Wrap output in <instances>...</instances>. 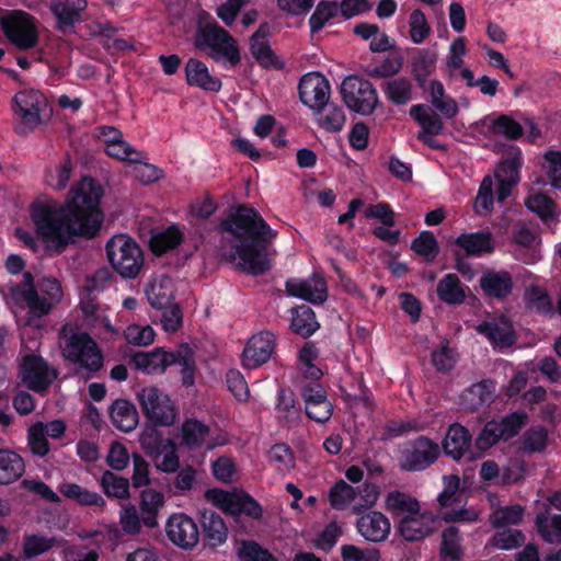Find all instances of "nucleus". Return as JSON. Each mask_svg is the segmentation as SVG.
I'll return each instance as SVG.
<instances>
[{
  "label": "nucleus",
  "instance_id": "1a4fd4ad",
  "mask_svg": "<svg viewBox=\"0 0 561 561\" xmlns=\"http://www.w3.org/2000/svg\"><path fill=\"white\" fill-rule=\"evenodd\" d=\"M0 25L7 38L19 49L35 47L38 42L36 20L22 10L9 11L0 18Z\"/></svg>",
  "mask_w": 561,
  "mask_h": 561
},
{
  "label": "nucleus",
  "instance_id": "f3484780",
  "mask_svg": "<svg viewBox=\"0 0 561 561\" xmlns=\"http://www.w3.org/2000/svg\"><path fill=\"white\" fill-rule=\"evenodd\" d=\"M523 165L522 152L518 148L514 149V153L501 161L495 170L494 176L497 182L496 197L499 202L506 199L519 182V169Z\"/></svg>",
  "mask_w": 561,
  "mask_h": 561
},
{
  "label": "nucleus",
  "instance_id": "603ef678",
  "mask_svg": "<svg viewBox=\"0 0 561 561\" xmlns=\"http://www.w3.org/2000/svg\"><path fill=\"white\" fill-rule=\"evenodd\" d=\"M181 241V231L175 226H171L167 230L152 236L150 240V248L154 254L161 255L178 247Z\"/></svg>",
  "mask_w": 561,
  "mask_h": 561
},
{
  "label": "nucleus",
  "instance_id": "ea45409f",
  "mask_svg": "<svg viewBox=\"0 0 561 561\" xmlns=\"http://www.w3.org/2000/svg\"><path fill=\"white\" fill-rule=\"evenodd\" d=\"M480 286L489 296L503 298L512 290V278L507 272H488L481 277Z\"/></svg>",
  "mask_w": 561,
  "mask_h": 561
},
{
  "label": "nucleus",
  "instance_id": "f03ea898",
  "mask_svg": "<svg viewBox=\"0 0 561 561\" xmlns=\"http://www.w3.org/2000/svg\"><path fill=\"white\" fill-rule=\"evenodd\" d=\"M222 228L234 237L229 254L244 272L260 275L270 270L271 255L266 250L277 233L252 208L239 207L224 222Z\"/></svg>",
  "mask_w": 561,
  "mask_h": 561
},
{
  "label": "nucleus",
  "instance_id": "bb28decb",
  "mask_svg": "<svg viewBox=\"0 0 561 561\" xmlns=\"http://www.w3.org/2000/svg\"><path fill=\"white\" fill-rule=\"evenodd\" d=\"M145 293L149 304L153 308H167L171 305L174 298L173 280L167 275H157L150 279Z\"/></svg>",
  "mask_w": 561,
  "mask_h": 561
},
{
  "label": "nucleus",
  "instance_id": "0e129e2a",
  "mask_svg": "<svg viewBox=\"0 0 561 561\" xmlns=\"http://www.w3.org/2000/svg\"><path fill=\"white\" fill-rule=\"evenodd\" d=\"M385 93L391 102L405 104L412 99V84L404 78L394 79L387 82Z\"/></svg>",
  "mask_w": 561,
  "mask_h": 561
},
{
  "label": "nucleus",
  "instance_id": "423d86ee",
  "mask_svg": "<svg viewBox=\"0 0 561 561\" xmlns=\"http://www.w3.org/2000/svg\"><path fill=\"white\" fill-rule=\"evenodd\" d=\"M196 48L204 50L216 62L236 67L240 53L236 39L216 23L199 25L195 35Z\"/></svg>",
  "mask_w": 561,
  "mask_h": 561
},
{
  "label": "nucleus",
  "instance_id": "774afa93",
  "mask_svg": "<svg viewBox=\"0 0 561 561\" xmlns=\"http://www.w3.org/2000/svg\"><path fill=\"white\" fill-rule=\"evenodd\" d=\"M237 553L241 561H277L266 549L254 541H242Z\"/></svg>",
  "mask_w": 561,
  "mask_h": 561
},
{
  "label": "nucleus",
  "instance_id": "37998d69",
  "mask_svg": "<svg viewBox=\"0 0 561 561\" xmlns=\"http://www.w3.org/2000/svg\"><path fill=\"white\" fill-rule=\"evenodd\" d=\"M339 16H341V13L337 1L321 0L309 18L310 32L313 34L321 31L328 23Z\"/></svg>",
  "mask_w": 561,
  "mask_h": 561
},
{
  "label": "nucleus",
  "instance_id": "052dcab7",
  "mask_svg": "<svg viewBox=\"0 0 561 561\" xmlns=\"http://www.w3.org/2000/svg\"><path fill=\"white\" fill-rule=\"evenodd\" d=\"M467 53L466 39L460 36L455 38L448 49L445 65L450 77H455L463 66V57Z\"/></svg>",
  "mask_w": 561,
  "mask_h": 561
},
{
  "label": "nucleus",
  "instance_id": "680f3d73",
  "mask_svg": "<svg viewBox=\"0 0 561 561\" xmlns=\"http://www.w3.org/2000/svg\"><path fill=\"white\" fill-rule=\"evenodd\" d=\"M209 434V428L197 420H187L182 425L183 443L188 447L199 446Z\"/></svg>",
  "mask_w": 561,
  "mask_h": 561
},
{
  "label": "nucleus",
  "instance_id": "c03bdc74",
  "mask_svg": "<svg viewBox=\"0 0 561 561\" xmlns=\"http://www.w3.org/2000/svg\"><path fill=\"white\" fill-rule=\"evenodd\" d=\"M203 527L209 543L214 547L226 542L228 538V529L224 519L215 512L205 513L203 515Z\"/></svg>",
  "mask_w": 561,
  "mask_h": 561
},
{
  "label": "nucleus",
  "instance_id": "a211bd4d",
  "mask_svg": "<svg viewBox=\"0 0 561 561\" xmlns=\"http://www.w3.org/2000/svg\"><path fill=\"white\" fill-rule=\"evenodd\" d=\"M330 84L319 72L305 75L299 82V96L301 102L311 110L320 108L328 102Z\"/></svg>",
  "mask_w": 561,
  "mask_h": 561
},
{
  "label": "nucleus",
  "instance_id": "69168bd1",
  "mask_svg": "<svg viewBox=\"0 0 561 561\" xmlns=\"http://www.w3.org/2000/svg\"><path fill=\"white\" fill-rule=\"evenodd\" d=\"M431 33V26L421 10H414L409 16V37L414 44L423 43Z\"/></svg>",
  "mask_w": 561,
  "mask_h": 561
},
{
  "label": "nucleus",
  "instance_id": "cd10ccee",
  "mask_svg": "<svg viewBox=\"0 0 561 561\" xmlns=\"http://www.w3.org/2000/svg\"><path fill=\"white\" fill-rule=\"evenodd\" d=\"M135 366L145 374H162L169 366H172L173 357L170 352L156 348L151 352H139L133 357Z\"/></svg>",
  "mask_w": 561,
  "mask_h": 561
},
{
  "label": "nucleus",
  "instance_id": "c9c22d12",
  "mask_svg": "<svg viewBox=\"0 0 561 561\" xmlns=\"http://www.w3.org/2000/svg\"><path fill=\"white\" fill-rule=\"evenodd\" d=\"M59 492L68 500L83 506H104V499L96 492H92L77 483L64 482L59 485Z\"/></svg>",
  "mask_w": 561,
  "mask_h": 561
},
{
  "label": "nucleus",
  "instance_id": "3c124183",
  "mask_svg": "<svg viewBox=\"0 0 561 561\" xmlns=\"http://www.w3.org/2000/svg\"><path fill=\"white\" fill-rule=\"evenodd\" d=\"M536 525L540 536L546 541L550 543L561 542V515L539 514L536 517Z\"/></svg>",
  "mask_w": 561,
  "mask_h": 561
},
{
  "label": "nucleus",
  "instance_id": "2f4dec72",
  "mask_svg": "<svg viewBox=\"0 0 561 561\" xmlns=\"http://www.w3.org/2000/svg\"><path fill=\"white\" fill-rule=\"evenodd\" d=\"M113 424L123 432H131L138 424V412L135 405L124 399L116 400L110 411Z\"/></svg>",
  "mask_w": 561,
  "mask_h": 561
},
{
  "label": "nucleus",
  "instance_id": "c756f323",
  "mask_svg": "<svg viewBox=\"0 0 561 561\" xmlns=\"http://www.w3.org/2000/svg\"><path fill=\"white\" fill-rule=\"evenodd\" d=\"M495 397V383L492 380H482L472 385L461 396V404L468 410H477L489 404Z\"/></svg>",
  "mask_w": 561,
  "mask_h": 561
},
{
  "label": "nucleus",
  "instance_id": "8fccbe9b",
  "mask_svg": "<svg viewBox=\"0 0 561 561\" xmlns=\"http://www.w3.org/2000/svg\"><path fill=\"white\" fill-rule=\"evenodd\" d=\"M461 538L456 527H448L442 534V561H459L462 556Z\"/></svg>",
  "mask_w": 561,
  "mask_h": 561
},
{
  "label": "nucleus",
  "instance_id": "5701e85b",
  "mask_svg": "<svg viewBox=\"0 0 561 561\" xmlns=\"http://www.w3.org/2000/svg\"><path fill=\"white\" fill-rule=\"evenodd\" d=\"M87 0H57L50 4V11L57 20L60 31L67 32L81 20L87 9Z\"/></svg>",
  "mask_w": 561,
  "mask_h": 561
},
{
  "label": "nucleus",
  "instance_id": "20e7f679",
  "mask_svg": "<svg viewBox=\"0 0 561 561\" xmlns=\"http://www.w3.org/2000/svg\"><path fill=\"white\" fill-rule=\"evenodd\" d=\"M385 505L398 516V530L407 541L421 540L436 529L435 516L422 511L419 502L405 493L390 492L386 496Z\"/></svg>",
  "mask_w": 561,
  "mask_h": 561
},
{
  "label": "nucleus",
  "instance_id": "13d9d810",
  "mask_svg": "<svg viewBox=\"0 0 561 561\" xmlns=\"http://www.w3.org/2000/svg\"><path fill=\"white\" fill-rule=\"evenodd\" d=\"M353 490L354 486L343 480H340L329 492L330 505L334 510L339 511L346 508H351L353 511Z\"/></svg>",
  "mask_w": 561,
  "mask_h": 561
},
{
  "label": "nucleus",
  "instance_id": "58836bf2",
  "mask_svg": "<svg viewBox=\"0 0 561 561\" xmlns=\"http://www.w3.org/2000/svg\"><path fill=\"white\" fill-rule=\"evenodd\" d=\"M173 357L172 365L180 368L181 379L184 386H192L195 381L196 360L193 350L187 345L180 346L175 352H170Z\"/></svg>",
  "mask_w": 561,
  "mask_h": 561
},
{
  "label": "nucleus",
  "instance_id": "9d476101",
  "mask_svg": "<svg viewBox=\"0 0 561 561\" xmlns=\"http://www.w3.org/2000/svg\"><path fill=\"white\" fill-rule=\"evenodd\" d=\"M205 497L213 505L231 516L247 515L259 519L263 511L260 504L249 494L242 491H224L221 489H209L205 492Z\"/></svg>",
  "mask_w": 561,
  "mask_h": 561
},
{
  "label": "nucleus",
  "instance_id": "79ce46f5",
  "mask_svg": "<svg viewBox=\"0 0 561 561\" xmlns=\"http://www.w3.org/2000/svg\"><path fill=\"white\" fill-rule=\"evenodd\" d=\"M437 62L435 49L422 48L416 51L412 59V72L415 80L424 85L427 78L434 72Z\"/></svg>",
  "mask_w": 561,
  "mask_h": 561
},
{
  "label": "nucleus",
  "instance_id": "a18cd8bd",
  "mask_svg": "<svg viewBox=\"0 0 561 561\" xmlns=\"http://www.w3.org/2000/svg\"><path fill=\"white\" fill-rule=\"evenodd\" d=\"M313 310L308 306H300L293 311L290 328L301 336H310L318 329Z\"/></svg>",
  "mask_w": 561,
  "mask_h": 561
},
{
  "label": "nucleus",
  "instance_id": "09e8293b",
  "mask_svg": "<svg viewBox=\"0 0 561 561\" xmlns=\"http://www.w3.org/2000/svg\"><path fill=\"white\" fill-rule=\"evenodd\" d=\"M493 178L485 175L479 186L474 198L473 209L479 216H486L492 213L494 207Z\"/></svg>",
  "mask_w": 561,
  "mask_h": 561
},
{
  "label": "nucleus",
  "instance_id": "ddd939ff",
  "mask_svg": "<svg viewBox=\"0 0 561 561\" xmlns=\"http://www.w3.org/2000/svg\"><path fill=\"white\" fill-rule=\"evenodd\" d=\"M528 420L523 411L513 412L500 421L488 422L476 439L479 449L485 450L494 446L501 439H508L518 434Z\"/></svg>",
  "mask_w": 561,
  "mask_h": 561
},
{
  "label": "nucleus",
  "instance_id": "0eeeda50",
  "mask_svg": "<svg viewBox=\"0 0 561 561\" xmlns=\"http://www.w3.org/2000/svg\"><path fill=\"white\" fill-rule=\"evenodd\" d=\"M106 255L112 267L123 278L134 279L142 270L145 257L139 244L125 233L115 234L106 242Z\"/></svg>",
  "mask_w": 561,
  "mask_h": 561
},
{
  "label": "nucleus",
  "instance_id": "7ed1b4c3",
  "mask_svg": "<svg viewBox=\"0 0 561 561\" xmlns=\"http://www.w3.org/2000/svg\"><path fill=\"white\" fill-rule=\"evenodd\" d=\"M11 301L16 308L27 310V324L48 314L62 298V288L56 278H43L34 288L33 276L26 272L22 284H14L9 289Z\"/></svg>",
  "mask_w": 561,
  "mask_h": 561
},
{
  "label": "nucleus",
  "instance_id": "f704fd0d",
  "mask_svg": "<svg viewBox=\"0 0 561 561\" xmlns=\"http://www.w3.org/2000/svg\"><path fill=\"white\" fill-rule=\"evenodd\" d=\"M25 465L20 455L9 449H0V484H9L23 476Z\"/></svg>",
  "mask_w": 561,
  "mask_h": 561
},
{
  "label": "nucleus",
  "instance_id": "f8f14e48",
  "mask_svg": "<svg viewBox=\"0 0 561 561\" xmlns=\"http://www.w3.org/2000/svg\"><path fill=\"white\" fill-rule=\"evenodd\" d=\"M142 413L152 423L170 426L175 422L176 409L170 397L157 387L142 388L138 393Z\"/></svg>",
  "mask_w": 561,
  "mask_h": 561
},
{
  "label": "nucleus",
  "instance_id": "39448f33",
  "mask_svg": "<svg viewBox=\"0 0 561 561\" xmlns=\"http://www.w3.org/2000/svg\"><path fill=\"white\" fill-rule=\"evenodd\" d=\"M59 347L66 362L76 366L82 376L96 373L103 365V355L95 341L71 323L62 327Z\"/></svg>",
  "mask_w": 561,
  "mask_h": 561
},
{
  "label": "nucleus",
  "instance_id": "338daca9",
  "mask_svg": "<svg viewBox=\"0 0 561 561\" xmlns=\"http://www.w3.org/2000/svg\"><path fill=\"white\" fill-rule=\"evenodd\" d=\"M524 516V508L520 505H512L495 510L490 517L491 524L496 527H505L518 524Z\"/></svg>",
  "mask_w": 561,
  "mask_h": 561
},
{
  "label": "nucleus",
  "instance_id": "4d7b16f0",
  "mask_svg": "<svg viewBox=\"0 0 561 561\" xmlns=\"http://www.w3.org/2000/svg\"><path fill=\"white\" fill-rule=\"evenodd\" d=\"M105 152L117 160L126 161V162H141L147 159L145 152L136 150L133 146H130L124 137L115 144L105 147Z\"/></svg>",
  "mask_w": 561,
  "mask_h": 561
},
{
  "label": "nucleus",
  "instance_id": "393cba45",
  "mask_svg": "<svg viewBox=\"0 0 561 561\" xmlns=\"http://www.w3.org/2000/svg\"><path fill=\"white\" fill-rule=\"evenodd\" d=\"M268 25L264 24L251 36L250 50L253 58L264 68L278 69L282 62L272 50L268 43Z\"/></svg>",
  "mask_w": 561,
  "mask_h": 561
},
{
  "label": "nucleus",
  "instance_id": "e2e57ef3",
  "mask_svg": "<svg viewBox=\"0 0 561 561\" xmlns=\"http://www.w3.org/2000/svg\"><path fill=\"white\" fill-rule=\"evenodd\" d=\"M268 461L279 472H288L295 467V457L288 446L274 445L268 451Z\"/></svg>",
  "mask_w": 561,
  "mask_h": 561
},
{
  "label": "nucleus",
  "instance_id": "bf43d9fd",
  "mask_svg": "<svg viewBox=\"0 0 561 561\" xmlns=\"http://www.w3.org/2000/svg\"><path fill=\"white\" fill-rule=\"evenodd\" d=\"M101 485L107 496L116 499H128L129 496V481L113 472L106 471L102 476Z\"/></svg>",
  "mask_w": 561,
  "mask_h": 561
},
{
  "label": "nucleus",
  "instance_id": "6e6552de",
  "mask_svg": "<svg viewBox=\"0 0 561 561\" xmlns=\"http://www.w3.org/2000/svg\"><path fill=\"white\" fill-rule=\"evenodd\" d=\"M12 111L18 133L26 134L43 124L49 112L48 101L37 90H23L14 95Z\"/></svg>",
  "mask_w": 561,
  "mask_h": 561
},
{
  "label": "nucleus",
  "instance_id": "5fc2aeb1",
  "mask_svg": "<svg viewBox=\"0 0 561 561\" xmlns=\"http://www.w3.org/2000/svg\"><path fill=\"white\" fill-rule=\"evenodd\" d=\"M55 537H48L38 534L24 536L23 554L27 559L38 557L49 551L55 545Z\"/></svg>",
  "mask_w": 561,
  "mask_h": 561
},
{
  "label": "nucleus",
  "instance_id": "f257e3e1",
  "mask_svg": "<svg viewBox=\"0 0 561 561\" xmlns=\"http://www.w3.org/2000/svg\"><path fill=\"white\" fill-rule=\"evenodd\" d=\"M102 196L100 183L84 176L71 187L65 203H34L32 219L46 247L60 252L78 237L93 238L103 222Z\"/></svg>",
  "mask_w": 561,
  "mask_h": 561
},
{
  "label": "nucleus",
  "instance_id": "de8ad7c7",
  "mask_svg": "<svg viewBox=\"0 0 561 561\" xmlns=\"http://www.w3.org/2000/svg\"><path fill=\"white\" fill-rule=\"evenodd\" d=\"M380 495L379 488L369 482L353 490V513L371 508L377 503Z\"/></svg>",
  "mask_w": 561,
  "mask_h": 561
},
{
  "label": "nucleus",
  "instance_id": "e433bc0d",
  "mask_svg": "<svg viewBox=\"0 0 561 561\" xmlns=\"http://www.w3.org/2000/svg\"><path fill=\"white\" fill-rule=\"evenodd\" d=\"M317 122L320 127L330 133L340 131L346 121L344 110L335 103H324L320 108H316Z\"/></svg>",
  "mask_w": 561,
  "mask_h": 561
},
{
  "label": "nucleus",
  "instance_id": "4be33fe9",
  "mask_svg": "<svg viewBox=\"0 0 561 561\" xmlns=\"http://www.w3.org/2000/svg\"><path fill=\"white\" fill-rule=\"evenodd\" d=\"M477 331L488 337L494 347L503 348L515 342V331L506 317L489 319L477 327Z\"/></svg>",
  "mask_w": 561,
  "mask_h": 561
},
{
  "label": "nucleus",
  "instance_id": "aec40b11",
  "mask_svg": "<svg viewBox=\"0 0 561 561\" xmlns=\"http://www.w3.org/2000/svg\"><path fill=\"white\" fill-rule=\"evenodd\" d=\"M356 529L365 540L379 543L388 539L391 531V523L382 513L370 511L357 519Z\"/></svg>",
  "mask_w": 561,
  "mask_h": 561
},
{
  "label": "nucleus",
  "instance_id": "c85d7f7f",
  "mask_svg": "<svg viewBox=\"0 0 561 561\" xmlns=\"http://www.w3.org/2000/svg\"><path fill=\"white\" fill-rule=\"evenodd\" d=\"M409 114L421 126L417 137H425L426 134L443 133L444 123L432 107L416 104L411 106Z\"/></svg>",
  "mask_w": 561,
  "mask_h": 561
},
{
  "label": "nucleus",
  "instance_id": "49530a36",
  "mask_svg": "<svg viewBox=\"0 0 561 561\" xmlns=\"http://www.w3.org/2000/svg\"><path fill=\"white\" fill-rule=\"evenodd\" d=\"M436 290L439 299L446 304H461L465 300V291L455 274L445 275L437 284Z\"/></svg>",
  "mask_w": 561,
  "mask_h": 561
},
{
  "label": "nucleus",
  "instance_id": "a19ab883",
  "mask_svg": "<svg viewBox=\"0 0 561 561\" xmlns=\"http://www.w3.org/2000/svg\"><path fill=\"white\" fill-rule=\"evenodd\" d=\"M526 207L536 213L543 222L554 224L558 217V209L551 198L540 192H533L525 201Z\"/></svg>",
  "mask_w": 561,
  "mask_h": 561
},
{
  "label": "nucleus",
  "instance_id": "b1692460",
  "mask_svg": "<svg viewBox=\"0 0 561 561\" xmlns=\"http://www.w3.org/2000/svg\"><path fill=\"white\" fill-rule=\"evenodd\" d=\"M482 131L491 137H504L510 140L519 138L523 126L508 115H489L481 121Z\"/></svg>",
  "mask_w": 561,
  "mask_h": 561
},
{
  "label": "nucleus",
  "instance_id": "6e6d98bb",
  "mask_svg": "<svg viewBox=\"0 0 561 561\" xmlns=\"http://www.w3.org/2000/svg\"><path fill=\"white\" fill-rule=\"evenodd\" d=\"M524 299L527 308L530 310L542 313L552 311V300L550 296L543 288L537 285H531L526 288Z\"/></svg>",
  "mask_w": 561,
  "mask_h": 561
},
{
  "label": "nucleus",
  "instance_id": "4c0bfd02",
  "mask_svg": "<svg viewBox=\"0 0 561 561\" xmlns=\"http://www.w3.org/2000/svg\"><path fill=\"white\" fill-rule=\"evenodd\" d=\"M276 412L279 421L288 426L296 425L301 420V410L295 396L284 389L278 391Z\"/></svg>",
  "mask_w": 561,
  "mask_h": 561
},
{
  "label": "nucleus",
  "instance_id": "864d4df0",
  "mask_svg": "<svg viewBox=\"0 0 561 561\" xmlns=\"http://www.w3.org/2000/svg\"><path fill=\"white\" fill-rule=\"evenodd\" d=\"M444 489L438 494L437 501L442 508H447L461 502L462 492L460 491V480L457 474L443 477Z\"/></svg>",
  "mask_w": 561,
  "mask_h": 561
},
{
  "label": "nucleus",
  "instance_id": "72a5a7b5",
  "mask_svg": "<svg viewBox=\"0 0 561 561\" xmlns=\"http://www.w3.org/2000/svg\"><path fill=\"white\" fill-rule=\"evenodd\" d=\"M471 444V435L468 430L459 424L449 427L443 447L447 455L454 459H460Z\"/></svg>",
  "mask_w": 561,
  "mask_h": 561
},
{
  "label": "nucleus",
  "instance_id": "7c9ffc66",
  "mask_svg": "<svg viewBox=\"0 0 561 561\" xmlns=\"http://www.w3.org/2000/svg\"><path fill=\"white\" fill-rule=\"evenodd\" d=\"M455 243L461 248L466 254L472 256H481L494 250L491 232L462 233L456 239Z\"/></svg>",
  "mask_w": 561,
  "mask_h": 561
},
{
  "label": "nucleus",
  "instance_id": "a878e982",
  "mask_svg": "<svg viewBox=\"0 0 561 561\" xmlns=\"http://www.w3.org/2000/svg\"><path fill=\"white\" fill-rule=\"evenodd\" d=\"M185 78L188 85L205 91L218 92L222 85L220 79L213 76L208 67L196 58H190L186 61Z\"/></svg>",
  "mask_w": 561,
  "mask_h": 561
},
{
  "label": "nucleus",
  "instance_id": "412c9836",
  "mask_svg": "<svg viewBox=\"0 0 561 561\" xmlns=\"http://www.w3.org/2000/svg\"><path fill=\"white\" fill-rule=\"evenodd\" d=\"M289 296L297 297L312 304H321L328 297L327 283L323 277L312 276L308 279H289L286 282Z\"/></svg>",
  "mask_w": 561,
  "mask_h": 561
},
{
  "label": "nucleus",
  "instance_id": "4468645a",
  "mask_svg": "<svg viewBox=\"0 0 561 561\" xmlns=\"http://www.w3.org/2000/svg\"><path fill=\"white\" fill-rule=\"evenodd\" d=\"M440 454L437 443L420 436L401 450L399 466L407 471H421L436 461Z\"/></svg>",
  "mask_w": 561,
  "mask_h": 561
},
{
  "label": "nucleus",
  "instance_id": "473e14b6",
  "mask_svg": "<svg viewBox=\"0 0 561 561\" xmlns=\"http://www.w3.org/2000/svg\"><path fill=\"white\" fill-rule=\"evenodd\" d=\"M164 494L147 489L140 494V513L141 520L147 527H156L158 525V513L164 506Z\"/></svg>",
  "mask_w": 561,
  "mask_h": 561
},
{
  "label": "nucleus",
  "instance_id": "9b49d317",
  "mask_svg": "<svg viewBox=\"0 0 561 561\" xmlns=\"http://www.w3.org/2000/svg\"><path fill=\"white\" fill-rule=\"evenodd\" d=\"M341 94L346 106L360 115H370L379 101L373 84L357 76H348L343 80Z\"/></svg>",
  "mask_w": 561,
  "mask_h": 561
},
{
  "label": "nucleus",
  "instance_id": "2eb2a0df",
  "mask_svg": "<svg viewBox=\"0 0 561 561\" xmlns=\"http://www.w3.org/2000/svg\"><path fill=\"white\" fill-rule=\"evenodd\" d=\"M169 540L184 550L193 549L199 540L198 526L193 518L183 513L172 514L165 524Z\"/></svg>",
  "mask_w": 561,
  "mask_h": 561
},
{
  "label": "nucleus",
  "instance_id": "6ab92c4d",
  "mask_svg": "<svg viewBox=\"0 0 561 561\" xmlns=\"http://www.w3.org/2000/svg\"><path fill=\"white\" fill-rule=\"evenodd\" d=\"M275 346V336L270 331H262L253 335L243 350V365L255 368L266 363Z\"/></svg>",
  "mask_w": 561,
  "mask_h": 561
},
{
  "label": "nucleus",
  "instance_id": "dca6fc26",
  "mask_svg": "<svg viewBox=\"0 0 561 561\" xmlns=\"http://www.w3.org/2000/svg\"><path fill=\"white\" fill-rule=\"evenodd\" d=\"M56 374L47 363L37 355H26L21 364L23 383L37 392H43L55 379Z\"/></svg>",
  "mask_w": 561,
  "mask_h": 561
}]
</instances>
